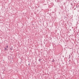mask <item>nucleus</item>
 Segmentation results:
<instances>
[{
	"label": "nucleus",
	"mask_w": 79,
	"mask_h": 79,
	"mask_svg": "<svg viewBox=\"0 0 79 79\" xmlns=\"http://www.w3.org/2000/svg\"><path fill=\"white\" fill-rule=\"evenodd\" d=\"M6 47L7 48H8V45H7L6 46Z\"/></svg>",
	"instance_id": "obj_4"
},
{
	"label": "nucleus",
	"mask_w": 79,
	"mask_h": 79,
	"mask_svg": "<svg viewBox=\"0 0 79 79\" xmlns=\"http://www.w3.org/2000/svg\"><path fill=\"white\" fill-rule=\"evenodd\" d=\"M54 61H55V60H52V62H54Z\"/></svg>",
	"instance_id": "obj_6"
},
{
	"label": "nucleus",
	"mask_w": 79,
	"mask_h": 79,
	"mask_svg": "<svg viewBox=\"0 0 79 79\" xmlns=\"http://www.w3.org/2000/svg\"><path fill=\"white\" fill-rule=\"evenodd\" d=\"M69 58H70V57H69Z\"/></svg>",
	"instance_id": "obj_10"
},
{
	"label": "nucleus",
	"mask_w": 79,
	"mask_h": 79,
	"mask_svg": "<svg viewBox=\"0 0 79 79\" xmlns=\"http://www.w3.org/2000/svg\"><path fill=\"white\" fill-rule=\"evenodd\" d=\"M10 50H13V48H10Z\"/></svg>",
	"instance_id": "obj_5"
},
{
	"label": "nucleus",
	"mask_w": 79,
	"mask_h": 79,
	"mask_svg": "<svg viewBox=\"0 0 79 79\" xmlns=\"http://www.w3.org/2000/svg\"><path fill=\"white\" fill-rule=\"evenodd\" d=\"M77 8H78L79 9V5H77Z\"/></svg>",
	"instance_id": "obj_2"
},
{
	"label": "nucleus",
	"mask_w": 79,
	"mask_h": 79,
	"mask_svg": "<svg viewBox=\"0 0 79 79\" xmlns=\"http://www.w3.org/2000/svg\"><path fill=\"white\" fill-rule=\"evenodd\" d=\"M41 60H42V59H39L38 60V61H39L40 62L41 61Z\"/></svg>",
	"instance_id": "obj_1"
},
{
	"label": "nucleus",
	"mask_w": 79,
	"mask_h": 79,
	"mask_svg": "<svg viewBox=\"0 0 79 79\" xmlns=\"http://www.w3.org/2000/svg\"><path fill=\"white\" fill-rule=\"evenodd\" d=\"M53 61H54V59H53Z\"/></svg>",
	"instance_id": "obj_8"
},
{
	"label": "nucleus",
	"mask_w": 79,
	"mask_h": 79,
	"mask_svg": "<svg viewBox=\"0 0 79 79\" xmlns=\"http://www.w3.org/2000/svg\"><path fill=\"white\" fill-rule=\"evenodd\" d=\"M71 61V60H69V61Z\"/></svg>",
	"instance_id": "obj_9"
},
{
	"label": "nucleus",
	"mask_w": 79,
	"mask_h": 79,
	"mask_svg": "<svg viewBox=\"0 0 79 79\" xmlns=\"http://www.w3.org/2000/svg\"><path fill=\"white\" fill-rule=\"evenodd\" d=\"M28 65L29 66H30V64L29 63V64H28Z\"/></svg>",
	"instance_id": "obj_7"
},
{
	"label": "nucleus",
	"mask_w": 79,
	"mask_h": 79,
	"mask_svg": "<svg viewBox=\"0 0 79 79\" xmlns=\"http://www.w3.org/2000/svg\"><path fill=\"white\" fill-rule=\"evenodd\" d=\"M4 50H6V51H8V49H7V48H5Z\"/></svg>",
	"instance_id": "obj_3"
}]
</instances>
